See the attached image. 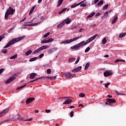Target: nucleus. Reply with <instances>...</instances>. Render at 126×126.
Listing matches in <instances>:
<instances>
[{
  "label": "nucleus",
  "instance_id": "dca6fc26",
  "mask_svg": "<svg viewBox=\"0 0 126 126\" xmlns=\"http://www.w3.org/2000/svg\"><path fill=\"white\" fill-rule=\"evenodd\" d=\"M47 78L48 79H50V80H54L57 78L56 76H50V77H43V79H46Z\"/></svg>",
  "mask_w": 126,
  "mask_h": 126
},
{
  "label": "nucleus",
  "instance_id": "49530a36",
  "mask_svg": "<svg viewBox=\"0 0 126 126\" xmlns=\"http://www.w3.org/2000/svg\"><path fill=\"white\" fill-rule=\"evenodd\" d=\"M90 51V47H88L85 50V53H88V51Z\"/></svg>",
  "mask_w": 126,
  "mask_h": 126
},
{
  "label": "nucleus",
  "instance_id": "58836bf2",
  "mask_svg": "<svg viewBox=\"0 0 126 126\" xmlns=\"http://www.w3.org/2000/svg\"><path fill=\"white\" fill-rule=\"evenodd\" d=\"M103 45H105L107 43V39H106V37L103 38L102 40Z\"/></svg>",
  "mask_w": 126,
  "mask_h": 126
},
{
  "label": "nucleus",
  "instance_id": "b1692460",
  "mask_svg": "<svg viewBox=\"0 0 126 126\" xmlns=\"http://www.w3.org/2000/svg\"><path fill=\"white\" fill-rule=\"evenodd\" d=\"M94 15H95V12H93L90 15L88 16L87 18H91V17H93Z\"/></svg>",
  "mask_w": 126,
  "mask_h": 126
},
{
  "label": "nucleus",
  "instance_id": "473e14b6",
  "mask_svg": "<svg viewBox=\"0 0 126 126\" xmlns=\"http://www.w3.org/2000/svg\"><path fill=\"white\" fill-rule=\"evenodd\" d=\"M31 54H32V51L30 50L26 52L25 55L26 56H29Z\"/></svg>",
  "mask_w": 126,
  "mask_h": 126
},
{
  "label": "nucleus",
  "instance_id": "72a5a7b5",
  "mask_svg": "<svg viewBox=\"0 0 126 126\" xmlns=\"http://www.w3.org/2000/svg\"><path fill=\"white\" fill-rule=\"evenodd\" d=\"M40 24H41V22L32 24H30V26H37V25H39Z\"/></svg>",
  "mask_w": 126,
  "mask_h": 126
},
{
  "label": "nucleus",
  "instance_id": "f8f14e48",
  "mask_svg": "<svg viewBox=\"0 0 126 126\" xmlns=\"http://www.w3.org/2000/svg\"><path fill=\"white\" fill-rule=\"evenodd\" d=\"M64 76H65V77H66V78L71 79V76H72V74L69 72H66L64 73Z\"/></svg>",
  "mask_w": 126,
  "mask_h": 126
},
{
  "label": "nucleus",
  "instance_id": "c85d7f7f",
  "mask_svg": "<svg viewBox=\"0 0 126 126\" xmlns=\"http://www.w3.org/2000/svg\"><path fill=\"white\" fill-rule=\"evenodd\" d=\"M63 0H58V4H57V7L61 6V5L62 3H63Z\"/></svg>",
  "mask_w": 126,
  "mask_h": 126
},
{
  "label": "nucleus",
  "instance_id": "a211bd4d",
  "mask_svg": "<svg viewBox=\"0 0 126 126\" xmlns=\"http://www.w3.org/2000/svg\"><path fill=\"white\" fill-rule=\"evenodd\" d=\"M63 22H64V24H69V23H70V22H71V20H70L69 18H67V19H66L64 21H63Z\"/></svg>",
  "mask_w": 126,
  "mask_h": 126
},
{
  "label": "nucleus",
  "instance_id": "09e8293b",
  "mask_svg": "<svg viewBox=\"0 0 126 126\" xmlns=\"http://www.w3.org/2000/svg\"><path fill=\"white\" fill-rule=\"evenodd\" d=\"M95 26H96V24H95L94 23H92V24L90 25V27H92L93 28H94V27H95Z\"/></svg>",
  "mask_w": 126,
  "mask_h": 126
},
{
  "label": "nucleus",
  "instance_id": "3c124183",
  "mask_svg": "<svg viewBox=\"0 0 126 126\" xmlns=\"http://www.w3.org/2000/svg\"><path fill=\"white\" fill-rule=\"evenodd\" d=\"M43 57H44V54H40L39 56H38V57L37 58H38V59H42V58H43Z\"/></svg>",
  "mask_w": 126,
  "mask_h": 126
},
{
  "label": "nucleus",
  "instance_id": "9d476101",
  "mask_svg": "<svg viewBox=\"0 0 126 126\" xmlns=\"http://www.w3.org/2000/svg\"><path fill=\"white\" fill-rule=\"evenodd\" d=\"M71 98H69L67 99L64 102H63V104L65 105H68L70 104V103H72V99Z\"/></svg>",
  "mask_w": 126,
  "mask_h": 126
},
{
  "label": "nucleus",
  "instance_id": "5701e85b",
  "mask_svg": "<svg viewBox=\"0 0 126 126\" xmlns=\"http://www.w3.org/2000/svg\"><path fill=\"white\" fill-rule=\"evenodd\" d=\"M64 25V22H63L57 26V28H61Z\"/></svg>",
  "mask_w": 126,
  "mask_h": 126
},
{
  "label": "nucleus",
  "instance_id": "9b49d317",
  "mask_svg": "<svg viewBox=\"0 0 126 126\" xmlns=\"http://www.w3.org/2000/svg\"><path fill=\"white\" fill-rule=\"evenodd\" d=\"M103 74L104 76L107 77V76H110V75H112V74H113V73L111 71H106V72H104Z\"/></svg>",
  "mask_w": 126,
  "mask_h": 126
},
{
  "label": "nucleus",
  "instance_id": "7c9ffc66",
  "mask_svg": "<svg viewBox=\"0 0 126 126\" xmlns=\"http://www.w3.org/2000/svg\"><path fill=\"white\" fill-rule=\"evenodd\" d=\"M15 59H17V54H16L10 58V60H15Z\"/></svg>",
  "mask_w": 126,
  "mask_h": 126
},
{
  "label": "nucleus",
  "instance_id": "cd10ccee",
  "mask_svg": "<svg viewBox=\"0 0 126 126\" xmlns=\"http://www.w3.org/2000/svg\"><path fill=\"white\" fill-rule=\"evenodd\" d=\"M36 60H38V57H33L30 59L29 62H34Z\"/></svg>",
  "mask_w": 126,
  "mask_h": 126
},
{
  "label": "nucleus",
  "instance_id": "0e129e2a",
  "mask_svg": "<svg viewBox=\"0 0 126 126\" xmlns=\"http://www.w3.org/2000/svg\"><path fill=\"white\" fill-rule=\"evenodd\" d=\"M73 116V111H71L70 117H72Z\"/></svg>",
  "mask_w": 126,
  "mask_h": 126
},
{
  "label": "nucleus",
  "instance_id": "2eb2a0df",
  "mask_svg": "<svg viewBox=\"0 0 126 126\" xmlns=\"http://www.w3.org/2000/svg\"><path fill=\"white\" fill-rule=\"evenodd\" d=\"M111 11H106V12L104 13V15L103 16H101V18H107L108 16H109V13H110Z\"/></svg>",
  "mask_w": 126,
  "mask_h": 126
},
{
  "label": "nucleus",
  "instance_id": "6ab92c4d",
  "mask_svg": "<svg viewBox=\"0 0 126 126\" xmlns=\"http://www.w3.org/2000/svg\"><path fill=\"white\" fill-rule=\"evenodd\" d=\"M50 46H45L43 45L40 47L39 48V50L41 51H43V50H46V49H48Z\"/></svg>",
  "mask_w": 126,
  "mask_h": 126
},
{
  "label": "nucleus",
  "instance_id": "e2e57ef3",
  "mask_svg": "<svg viewBox=\"0 0 126 126\" xmlns=\"http://www.w3.org/2000/svg\"><path fill=\"white\" fill-rule=\"evenodd\" d=\"M100 15H101V13H97L95 15V16H96V17L100 16Z\"/></svg>",
  "mask_w": 126,
  "mask_h": 126
},
{
  "label": "nucleus",
  "instance_id": "79ce46f5",
  "mask_svg": "<svg viewBox=\"0 0 126 126\" xmlns=\"http://www.w3.org/2000/svg\"><path fill=\"white\" fill-rule=\"evenodd\" d=\"M86 5H87V2H85L83 3V4H81L80 5V6H83V7H85V6H86Z\"/></svg>",
  "mask_w": 126,
  "mask_h": 126
},
{
  "label": "nucleus",
  "instance_id": "4d7b16f0",
  "mask_svg": "<svg viewBox=\"0 0 126 126\" xmlns=\"http://www.w3.org/2000/svg\"><path fill=\"white\" fill-rule=\"evenodd\" d=\"M22 121H32V118H30L29 119H24L23 118Z\"/></svg>",
  "mask_w": 126,
  "mask_h": 126
},
{
  "label": "nucleus",
  "instance_id": "f3484780",
  "mask_svg": "<svg viewBox=\"0 0 126 126\" xmlns=\"http://www.w3.org/2000/svg\"><path fill=\"white\" fill-rule=\"evenodd\" d=\"M83 2H84V1H82L78 4L74 3L73 4H72L71 6V8H74V7H76V6H78V5H79V4H81V3H82Z\"/></svg>",
  "mask_w": 126,
  "mask_h": 126
},
{
  "label": "nucleus",
  "instance_id": "8fccbe9b",
  "mask_svg": "<svg viewBox=\"0 0 126 126\" xmlns=\"http://www.w3.org/2000/svg\"><path fill=\"white\" fill-rule=\"evenodd\" d=\"M111 84L110 83H108L106 84H104L103 85H105L106 88H108V87L109 86V85H110Z\"/></svg>",
  "mask_w": 126,
  "mask_h": 126
},
{
  "label": "nucleus",
  "instance_id": "ea45409f",
  "mask_svg": "<svg viewBox=\"0 0 126 126\" xmlns=\"http://www.w3.org/2000/svg\"><path fill=\"white\" fill-rule=\"evenodd\" d=\"M54 53V49H51L49 50H48V54L49 55H51V54H53Z\"/></svg>",
  "mask_w": 126,
  "mask_h": 126
},
{
  "label": "nucleus",
  "instance_id": "13d9d810",
  "mask_svg": "<svg viewBox=\"0 0 126 126\" xmlns=\"http://www.w3.org/2000/svg\"><path fill=\"white\" fill-rule=\"evenodd\" d=\"M3 70H4V69L3 68L0 69V75L3 72Z\"/></svg>",
  "mask_w": 126,
  "mask_h": 126
},
{
  "label": "nucleus",
  "instance_id": "4c0bfd02",
  "mask_svg": "<svg viewBox=\"0 0 126 126\" xmlns=\"http://www.w3.org/2000/svg\"><path fill=\"white\" fill-rule=\"evenodd\" d=\"M109 7V4H107L106 5L103 6L102 9L103 10H106L107 8Z\"/></svg>",
  "mask_w": 126,
  "mask_h": 126
},
{
  "label": "nucleus",
  "instance_id": "a19ab883",
  "mask_svg": "<svg viewBox=\"0 0 126 126\" xmlns=\"http://www.w3.org/2000/svg\"><path fill=\"white\" fill-rule=\"evenodd\" d=\"M77 27H78V26H75L72 28H69V30H74V29H76V28H77Z\"/></svg>",
  "mask_w": 126,
  "mask_h": 126
},
{
  "label": "nucleus",
  "instance_id": "a878e982",
  "mask_svg": "<svg viewBox=\"0 0 126 126\" xmlns=\"http://www.w3.org/2000/svg\"><path fill=\"white\" fill-rule=\"evenodd\" d=\"M126 35V32H122L119 35V38H123V37H125Z\"/></svg>",
  "mask_w": 126,
  "mask_h": 126
},
{
  "label": "nucleus",
  "instance_id": "5fc2aeb1",
  "mask_svg": "<svg viewBox=\"0 0 126 126\" xmlns=\"http://www.w3.org/2000/svg\"><path fill=\"white\" fill-rule=\"evenodd\" d=\"M51 69H48L47 70V73L48 74H51Z\"/></svg>",
  "mask_w": 126,
  "mask_h": 126
},
{
  "label": "nucleus",
  "instance_id": "052dcab7",
  "mask_svg": "<svg viewBox=\"0 0 126 126\" xmlns=\"http://www.w3.org/2000/svg\"><path fill=\"white\" fill-rule=\"evenodd\" d=\"M45 112H46V113H51V110L46 109V110H45Z\"/></svg>",
  "mask_w": 126,
  "mask_h": 126
},
{
  "label": "nucleus",
  "instance_id": "4468645a",
  "mask_svg": "<svg viewBox=\"0 0 126 126\" xmlns=\"http://www.w3.org/2000/svg\"><path fill=\"white\" fill-rule=\"evenodd\" d=\"M82 67L81 66H80L72 70V72H78L80 70H81V68Z\"/></svg>",
  "mask_w": 126,
  "mask_h": 126
},
{
  "label": "nucleus",
  "instance_id": "6e6d98bb",
  "mask_svg": "<svg viewBox=\"0 0 126 126\" xmlns=\"http://www.w3.org/2000/svg\"><path fill=\"white\" fill-rule=\"evenodd\" d=\"M48 35H50V32H47L46 34H45L44 35V38H47V36Z\"/></svg>",
  "mask_w": 126,
  "mask_h": 126
},
{
  "label": "nucleus",
  "instance_id": "e433bc0d",
  "mask_svg": "<svg viewBox=\"0 0 126 126\" xmlns=\"http://www.w3.org/2000/svg\"><path fill=\"white\" fill-rule=\"evenodd\" d=\"M41 51L40 50V48H38L35 51H34L32 54H38V53H40Z\"/></svg>",
  "mask_w": 126,
  "mask_h": 126
},
{
  "label": "nucleus",
  "instance_id": "1a4fd4ad",
  "mask_svg": "<svg viewBox=\"0 0 126 126\" xmlns=\"http://www.w3.org/2000/svg\"><path fill=\"white\" fill-rule=\"evenodd\" d=\"M34 100H35V98L34 97L29 98L27 99L26 103L27 105H29V104H30V103H32Z\"/></svg>",
  "mask_w": 126,
  "mask_h": 126
},
{
  "label": "nucleus",
  "instance_id": "37998d69",
  "mask_svg": "<svg viewBox=\"0 0 126 126\" xmlns=\"http://www.w3.org/2000/svg\"><path fill=\"white\" fill-rule=\"evenodd\" d=\"M79 60H80V57H78L75 63V64H77V63H78L79 62Z\"/></svg>",
  "mask_w": 126,
  "mask_h": 126
},
{
  "label": "nucleus",
  "instance_id": "69168bd1",
  "mask_svg": "<svg viewBox=\"0 0 126 126\" xmlns=\"http://www.w3.org/2000/svg\"><path fill=\"white\" fill-rule=\"evenodd\" d=\"M99 1V0H94V4H95V3H97V2H98Z\"/></svg>",
  "mask_w": 126,
  "mask_h": 126
},
{
  "label": "nucleus",
  "instance_id": "680f3d73",
  "mask_svg": "<svg viewBox=\"0 0 126 126\" xmlns=\"http://www.w3.org/2000/svg\"><path fill=\"white\" fill-rule=\"evenodd\" d=\"M119 62H121V60L120 59H117L115 61V63H119Z\"/></svg>",
  "mask_w": 126,
  "mask_h": 126
},
{
  "label": "nucleus",
  "instance_id": "20e7f679",
  "mask_svg": "<svg viewBox=\"0 0 126 126\" xmlns=\"http://www.w3.org/2000/svg\"><path fill=\"white\" fill-rule=\"evenodd\" d=\"M81 36L73 38V39H70L68 40H65L61 42V44H70V43H72V42H74V41H76V40H78L79 38H81Z\"/></svg>",
  "mask_w": 126,
  "mask_h": 126
},
{
  "label": "nucleus",
  "instance_id": "c03bdc74",
  "mask_svg": "<svg viewBox=\"0 0 126 126\" xmlns=\"http://www.w3.org/2000/svg\"><path fill=\"white\" fill-rule=\"evenodd\" d=\"M90 42H91V41L90 39L89 38V39L86 41V42H85L84 46L87 45V44H88V43H90Z\"/></svg>",
  "mask_w": 126,
  "mask_h": 126
},
{
  "label": "nucleus",
  "instance_id": "f704fd0d",
  "mask_svg": "<svg viewBox=\"0 0 126 126\" xmlns=\"http://www.w3.org/2000/svg\"><path fill=\"white\" fill-rule=\"evenodd\" d=\"M75 60H76L75 58H69L68 62L69 63H72L73 62H74Z\"/></svg>",
  "mask_w": 126,
  "mask_h": 126
},
{
  "label": "nucleus",
  "instance_id": "0eeeda50",
  "mask_svg": "<svg viewBox=\"0 0 126 126\" xmlns=\"http://www.w3.org/2000/svg\"><path fill=\"white\" fill-rule=\"evenodd\" d=\"M16 77L14 75L12 76L9 79L5 81L6 84H9L10 82L16 79Z\"/></svg>",
  "mask_w": 126,
  "mask_h": 126
},
{
  "label": "nucleus",
  "instance_id": "338daca9",
  "mask_svg": "<svg viewBox=\"0 0 126 126\" xmlns=\"http://www.w3.org/2000/svg\"><path fill=\"white\" fill-rule=\"evenodd\" d=\"M26 20V18H25L23 19H22V20H21V22H23V21H25Z\"/></svg>",
  "mask_w": 126,
  "mask_h": 126
},
{
  "label": "nucleus",
  "instance_id": "39448f33",
  "mask_svg": "<svg viewBox=\"0 0 126 126\" xmlns=\"http://www.w3.org/2000/svg\"><path fill=\"white\" fill-rule=\"evenodd\" d=\"M54 41L53 38H49L48 39L43 40L41 41V44H47L48 43H51Z\"/></svg>",
  "mask_w": 126,
  "mask_h": 126
},
{
  "label": "nucleus",
  "instance_id": "4be33fe9",
  "mask_svg": "<svg viewBox=\"0 0 126 126\" xmlns=\"http://www.w3.org/2000/svg\"><path fill=\"white\" fill-rule=\"evenodd\" d=\"M35 7H36V5H35L32 8V9H31V10L30 11L29 15H31V14H32V13H33V11H34V9H35Z\"/></svg>",
  "mask_w": 126,
  "mask_h": 126
},
{
  "label": "nucleus",
  "instance_id": "aec40b11",
  "mask_svg": "<svg viewBox=\"0 0 126 126\" xmlns=\"http://www.w3.org/2000/svg\"><path fill=\"white\" fill-rule=\"evenodd\" d=\"M36 75H37L36 73H32L30 76V79H33V78H35V76H36Z\"/></svg>",
  "mask_w": 126,
  "mask_h": 126
},
{
  "label": "nucleus",
  "instance_id": "f257e3e1",
  "mask_svg": "<svg viewBox=\"0 0 126 126\" xmlns=\"http://www.w3.org/2000/svg\"><path fill=\"white\" fill-rule=\"evenodd\" d=\"M25 38V36H21L17 38H15L10 40L6 45L3 47V49H5L6 48H8V47H10L13 44H15V43H17V42H19V41H21V40H23Z\"/></svg>",
  "mask_w": 126,
  "mask_h": 126
},
{
  "label": "nucleus",
  "instance_id": "bf43d9fd",
  "mask_svg": "<svg viewBox=\"0 0 126 126\" xmlns=\"http://www.w3.org/2000/svg\"><path fill=\"white\" fill-rule=\"evenodd\" d=\"M69 98H71V97H69V96H64L63 97V99H68Z\"/></svg>",
  "mask_w": 126,
  "mask_h": 126
},
{
  "label": "nucleus",
  "instance_id": "7ed1b4c3",
  "mask_svg": "<svg viewBox=\"0 0 126 126\" xmlns=\"http://www.w3.org/2000/svg\"><path fill=\"white\" fill-rule=\"evenodd\" d=\"M15 11V10H13V8L11 7H9V9L7 10L5 14L4 18L5 20L8 18V16L10 15L11 14H13V12Z\"/></svg>",
  "mask_w": 126,
  "mask_h": 126
},
{
  "label": "nucleus",
  "instance_id": "de8ad7c7",
  "mask_svg": "<svg viewBox=\"0 0 126 126\" xmlns=\"http://www.w3.org/2000/svg\"><path fill=\"white\" fill-rule=\"evenodd\" d=\"M79 96L81 97H85V94H84L81 93L79 94Z\"/></svg>",
  "mask_w": 126,
  "mask_h": 126
},
{
  "label": "nucleus",
  "instance_id": "c9c22d12",
  "mask_svg": "<svg viewBox=\"0 0 126 126\" xmlns=\"http://www.w3.org/2000/svg\"><path fill=\"white\" fill-rule=\"evenodd\" d=\"M115 93H116V94H117V95H126L125 94H123L122 93H119L118 91H115Z\"/></svg>",
  "mask_w": 126,
  "mask_h": 126
},
{
  "label": "nucleus",
  "instance_id": "bb28decb",
  "mask_svg": "<svg viewBox=\"0 0 126 126\" xmlns=\"http://www.w3.org/2000/svg\"><path fill=\"white\" fill-rule=\"evenodd\" d=\"M90 66V63L88 62V63L86 64V65H85V70L88 69V68Z\"/></svg>",
  "mask_w": 126,
  "mask_h": 126
},
{
  "label": "nucleus",
  "instance_id": "864d4df0",
  "mask_svg": "<svg viewBox=\"0 0 126 126\" xmlns=\"http://www.w3.org/2000/svg\"><path fill=\"white\" fill-rule=\"evenodd\" d=\"M2 53H3V54H7V50L6 49H3L2 50Z\"/></svg>",
  "mask_w": 126,
  "mask_h": 126
},
{
  "label": "nucleus",
  "instance_id": "6e6552de",
  "mask_svg": "<svg viewBox=\"0 0 126 126\" xmlns=\"http://www.w3.org/2000/svg\"><path fill=\"white\" fill-rule=\"evenodd\" d=\"M8 111H9V108H7L6 109L3 110L0 113V117H2V116H4L6 113H8Z\"/></svg>",
  "mask_w": 126,
  "mask_h": 126
},
{
  "label": "nucleus",
  "instance_id": "774afa93",
  "mask_svg": "<svg viewBox=\"0 0 126 126\" xmlns=\"http://www.w3.org/2000/svg\"><path fill=\"white\" fill-rule=\"evenodd\" d=\"M8 121H9V119H6V120H4L3 122V123H5L6 122H8Z\"/></svg>",
  "mask_w": 126,
  "mask_h": 126
},
{
  "label": "nucleus",
  "instance_id": "f03ea898",
  "mask_svg": "<svg viewBox=\"0 0 126 126\" xmlns=\"http://www.w3.org/2000/svg\"><path fill=\"white\" fill-rule=\"evenodd\" d=\"M84 45H85V41H83L79 43L76 44L72 47H71V50H80V48H82Z\"/></svg>",
  "mask_w": 126,
  "mask_h": 126
},
{
  "label": "nucleus",
  "instance_id": "423d86ee",
  "mask_svg": "<svg viewBox=\"0 0 126 126\" xmlns=\"http://www.w3.org/2000/svg\"><path fill=\"white\" fill-rule=\"evenodd\" d=\"M16 120H19V121H22V120H23V118L20 117L19 115H16L13 117L12 121H16Z\"/></svg>",
  "mask_w": 126,
  "mask_h": 126
},
{
  "label": "nucleus",
  "instance_id": "2f4dec72",
  "mask_svg": "<svg viewBox=\"0 0 126 126\" xmlns=\"http://www.w3.org/2000/svg\"><path fill=\"white\" fill-rule=\"evenodd\" d=\"M66 9H67V8H64L62 9V10L59 12V14H62V13H63V12L64 11H65Z\"/></svg>",
  "mask_w": 126,
  "mask_h": 126
},
{
  "label": "nucleus",
  "instance_id": "603ef678",
  "mask_svg": "<svg viewBox=\"0 0 126 126\" xmlns=\"http://www.w3.org/2000/svg\"><path fill=\"white\" fill-rule=\"evenodd\" d=\"M5 36H4V35H0V42L1 41V40H2V39H4Z\"/></svg>",
  "mask_w": 126,
  "mask_h": 126
},
{
  "label": "nucleus",
  "instance_id": "393cba45",
  "mask_svg": "<svg viewBox=\"0 0 126 126\" xmlns=\"http://www.w3.org/2000/svg\"><path fill=\"white\" fill-rule=\"evenodd\" d=\"M97 35H98V34H95L94 35L90 37L89 38V39L91 40V42L93 41V40H94V39H95L96 38V37H97Z\"/></svg>",
  "mask_w": 126,
  "mask_h": 126
},
{
  "label": "nucleus",
  "instance_id": "ddd939ff",
  "mask_svg": "<svg viewBox=\"0 0 126 126\" xmlns=\"http://www.w3.org/2000/svg\"><path fill=\"white\" fill-rule=\"evenodd\" d=\"M106 102H108L109 104H114L116 103V100L115 99L107 98Z\"/></svg>",
  "mask_w": 126,
  "mask_h": 126
},
{
  "label": "nucleus",
  "instance_id": "c756f323",
  "mask_svg": "<svg viewBox=\"0 0 126 126\" xmlns=\"http://www.w3.org/2000/svg\"><path fill=\"white\" fill-rule=\"evenodd\" d=\"M118 20V17H115L114 18V19H113V20L112 22V24H115V23H116V22H117V21Z\"/></svg>",
  "mask_w": 126,
  "mask_h": 126
},
{
  "label": "nucleus",
  "instance_id": "412c9836",
  "mask_svg": "<svg viewBox=\"0 0 126 126\" xmlns=\"http://www.w3.org/2000/svg\"><path fill=\"white\" fill-rule=\"evenodd\" d=\"M27 84H28V83H26L24 85H22L18 87L16 89V90H20V89H22V88H24V87H25L26 86H27Z\"/></svg>",
  "mask_w": 126,
  "mask_h": 126
},
{
  "label": "nucleus",
  "instance_id": "a18cd8bd",
  "mask_svg": "<svg viewBox=\"0 0 126 126\" xmlns=\"http://www.w3.org/2000/svg\"><path fill=\"white\" fill-rule=\"evenodd\" d=\"M103 3H104V2L102 0H101L97 3V5H101L103 4Z\"/></svg>",
  "mask_w": 126,
  "mask_h": 126
}]
</instances>
